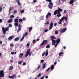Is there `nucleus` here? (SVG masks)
Listing matches in <instances>:
<instances>
[{
  "label": "nucleus",
  "mask_w": 79,
  "mask_h": 79,
  "mask_svg": "<svg viewBox=\"0 0 79 79\" xmlns=\"http://www.w3.org/2000/svg\"><path fill=\"white\" fill-rule=\"evenodd\" d=\"M51 41L52 42V45H54L56 43V40H55V39H56V37H55L52 36H51ZM54 39V40H53Z\"/></svg>",
  "instance_id": "nucleus-2"
},
{
  "label": "nucleus",
  "mask_w": 79,
  "mask_h": 79,
  "mask_svg": "<svg viewBox=\"0 0 79 79\" xmlns=\"http://www.w3.org/2000/svg\"><path fill=\"white\" fill-rule=\"evenodd\" d=\"M41 67V66L40 65H39L38 67L37 68V69H35L36 70V71H37L38 70H39V69Z\"/></svg>",
  "instance_id": "nucleus-19"
},
{
  "label": "nucleus",
  "mask_w": 79,
  "mask_h": 79,
  "mask_svg": "<svg viewBox=\"0 0 79 79\" xmlns=\"http://www.w3.org/2000/svg\"><path fill=\"white\" fill-rule=\"evenodd\" d=\"M18 5L19 6V5H21V3H20V2H18Z\"/></svg>",
  "instance_id": "nucleus-61"
},
{
  "label": "nucleus",
  "mask_w": 79,
  "mask_h": 79,
  "mask_svg": "<svg viewBox=\"0 0 79 79\" xmlns=\"http://www.w3.org/2000/svg\"><path fill=\"white\" fill-rule=\"evenodd\" d=\"M19 22H21L23 21V20L21 19H19Z\"/></svg>",
  "instance_id": "nucleus-32"
},
{
  "label": "nucleus",
  "mask_w": 79,
  "mask_h": 79,
  "mask_svg": "<svg viewBox=\"0 0 79 79\" xmlns=\"http://www.w3.org/2000/svg\"><path fill=\"white\" fill-rule=\"evenodd\" d=\"M64 19H65L66 21H67L68 20V17H65L64 16H63L60 19V20L62 21H63Z\"/></svg>",
  "instance_id": "nucleus-6"
},
{
  "label": "nucleus",
  "mask_w": 79,
  "mask_h": 79,
  "mask_svg": "<svg viewBox=\"0 0 79 79\" xmlns=\"http://www.w3.org/2000/svg\"><path fill=\"white\" fill-rule=\"evenodd\" d=\"M48 30H45L44 31L45 32H48Z\"/></svg>",
  "instance_id": "nucleus-59"
},
{
  "label": "nucleus",
  "mask_w": 79,
  "mask_h": 79,
  "mask_svg": "<svg viewBox=\"0 0 79 79\" xmlns=\"http://www.w3.org/2000/svg\"><path fill=\"white\" fill-rule=\"evenodd\" d=\"M18 28H19V29L17 31L18 33V32H19V31L21 30V25L19 24L18 25Z\"/></svg>",
  "instance_id": "nucleus-12"
},
{
  "label": "nucleus",
  "mask_w": 79,
  "mask_h": 79,
  "mask_svg": "<svg viewBox=\"0 0 79 79\" xmlns=\"http://www.w3.org/2000/svg\"><path fill=\"white\" fill-rule=\"evenodd\" d=\"M46 52H44L43 54H42V56H44V55H45V56H47V55L48 54V52L47 51V50H46Z\"/></svg>",
  "instance_id": "nucleus-8"
},
{
  "label": "nucleus",
  "mask_w": 79,
  "mask_h": 79,
  "mask_svg": "<svg viewBox=\"0 0 79 79\" xmlns=\"http://www.w3.org/2000/svg\"><path fill=\"white\" fill-rule=\"evenodd\" d=\"M63 48L64 50H65V49H66V46H64Z\"/></svg>",
  "instance_id": "nucleus-58"
},
{
  "label": "nucleus",
  "mask_w": 79,
  "mask_h": 79,
  "mask_svg": "<svg viewBox=\"0 0 79 79\" xmlns=\"http://www.w3.org/2000/svg\"><path fill=\"white\" fill-rule=\"evenodd\" d=\"M58 44L56 43V44H55L54 46L55 47H57V45H58Z\"/></svg>",
  "instance_id": "nucleus-41"
},
{
  "label": "nucleus",
  "mask_w": 79,
  "mask_h": 79,
  "mask_svg": "<svg viewBox=\"0 0 79 79\" xmlns=\"http://www.w3.org/2000/svg\"><path fill=\"white\" fill-rule=\"evenodd\" d=\"M60 42V39H58L56 40V43L58 44Z\"/></svg>",
  "instance_id": "nucleus-18"
},
{
  "label": "nucleus",
  "mask_w": 79,
  "mask_h": 79,
  "mask_svg": "<svg viewBox=\"0 0 79 79\" xmlns=\"http://www.w3.org/2000/svg\"><path fill=\"white\" fill-rule=\"evenodd\" d=\"M23 66H25L26 65V63L24 62L23 64Z\"/></svg>",
  "instance_id": "nucleus-53"
},
{
  "label": "nucleus",
  "mask_w": 79,
  "mask_h": 79,
  "mask_svg": "<svg viewBox=\"0 0 79 79\" xmlns=\"http://www.w3.org/2000/svg\"><path fill=\"white\" fill-rule=\"evenodd\" d=\"M8 77H9V78H13L12 76H9Z\"/></svg>",
  "instance_id": "nucleus-49"
},
{
  "label": "nucleus",
  "mask_w": 79,
  "mask_h": 79,
  "mask_svg": "<svg viewBox=\"0 0 79 79\" xmlns=\"http://www.w3.org/2000/svg\"><path fill=\"white\" fill-rule=\"evenodd\" d=\"M10 45L11 47H13V46H14L13 43H11L10 44Z\"/></svg>",
  "instance_id": "nucleus-36"
},
{
  "label": "nucleus",
  "mask_w": 79,
  "mask_h": 79,
  "mask_svg": "<svg viewBox=\"0 0 79 79\" xmlns=\"http://www.w3.org/2000/svg\"><path fill=\"white\" fill-rule=\"evenodd\" d=\"M35 42H36V41H35V40H34L33 41V43L34 44V43H35Z\"/></svg>",
  "instance_id": "nucleus-46"
},
{
  "label": "nucleus",
  "mask_w": 79,
  "mask_h": 79,
  "mask_svg": "<svg viewBox=\"0 0 79 79\" xmlns=\"http://www.w3.org/2000/svg\"><path fill=\"white\" fill-rule=\"evenodd\" d=\"M33 2H34L35 3V2H37V0H33Z\"/></svg>",
  "instance_id": "nucleus-63"
},
{
  "label": "nucleus",
  "mask_w": 79,
  "mask_h": 79,
  "mask_svg": "<svg viewBox=\"0 0 79 79\" xmlns=\"http://www.w3.org/2000/svg\"><path fill=\"white\" fill-rule=\"evenodd\" d=\"M14 37V36H11L9 37L8 38V40L10 41V40H12L13 38Z\"/></svg>",
  "instance_id": "nucleus-11"
},
{
  "label": "nucleus",
  "mask_w": 79,
  "mask_h": 79,
  "mask_svg": "<svg viewBox=\"0 0 79 79\" xmlns=\"http://www.w3.org/2000/svg\"><path fill=\"white\" fill-rule=\"evenodd\" d=\"M14 26L15 27H16L18 26V23H14Z\"/></svg>",
  "instance_id": "nucleus-23"
},
{
  "label": "nucleus",
  "mask_w": 79,
  "mask_h": 79,
  "mask_svg": "<svg viewBox=\"0 0 79 79\" xmlns=\"http://www.w3.org/2000/svg\"><path fill=\"white\" fill-rule=\"evenodd\" d=\"M16 2L17 3H19V0H16Z\"/></svg>",
  "instance_id": "nucleus-62"
},
{
  "label": "nucleus",
  "mask_w": 79,
  "mask_h": 79,
  "mask_svg": "<svg viewBox=\"0 0 79 79\" xmlns=\"http://www.w3.org/2000/svg\"><path fill=\"white\" fill-rule=\"evenodd\" d=\"M63 11V9H61V8H59L58 10H56L54 11V15H55L56 14V13H58V14H60L61 13V11Z\"/></svg>",
  "instance_id": "nucleus-1"
},
{
  "label": "nucleus",
  "mask_w": 79,
  "mask_h": 79,
  "mask_svg": "<svg viewBox=\"0 0 79 79\" xmlns=\"http://www.w3.org/2000/svg\"><path fill=\"white\" fill-rule=\"evenodd\" d=\"M28 34V33L26 32L25 33V36L27 35Z\"/></svg>",
  "instance_id": "nucleus-50"
},
{
  "label": "nucleus",
  "mask_w": 79,
  "mask_h": 79,
  "mask_svg": "<svg viewBox=\"0 0 79 79\" xmlns=\"http://www.w3.org/2000/svg\"><path fill=\"white\" fill-rule=\"evenodd\" d=\"M41 76V73H40L39 74V75L37 76V77H39V76Z\"/></svg>",
  "instance_id": "nucleus-42"
},
{
  "label": "nucleus",
  "mask_w": 79,
  "mask_h": 79,
  "mask_svg": "<svg viewBox=\"0 0 79 79\" xmlns=\"http://www.w3.org/2000/svg\"><path fill=\"white\" fill-rule=\"evenodd\" d=\"M29 31L31 32V31L32 29V27H31L30 28H29Z\"/></svg>",
  "instance_id": "nucleus-27"
},
{
  "label": "nucleus",
  "mask_w": 79,
  "mask_h": 79,
  "mask_svg": "<svg viewBox=\"0 0 79 79\" xmlns=\"http://www.w3.org/2000/svg\"><path fill=\"white\" fill-rule=\"evenodd\" d=\"M50 68H48V69L46 70V71L47 72L49 71V70H50Z\"/></svg>",
  "instance_id": "nucleus-48"
},
{
  "label": "nucleus",
  "mask_w": 79,
  "mask_h": 79,
  "mask_svg": "<svg viewBox=\"0 0 79 79\" xmlns=\"http://www.w3.org/2000/svg\"><path fill=\"white\" fill-rule=\"evenodd\" d=\"M11 10H12V8L11 7H10L9 8V12H11Z\"/></svg>",
  "instance_id": "nucleus-26"
},
{
  "label": "nucleus",
  "mask_w": 79,
  "mask_h": 79,
  "mask_svg": "<svg viewBox=\"0 0 79 79\" xmlns=\"http://www.w3.org/2000/svg\"><path fill=\"white\" fill-rule=\"evenodd\" d=\"M28 55L29 56H31L32 55V52H30V49H28L27 50L25 55V58H27Z\"/></svg>",
  "instance_id": "nucleus-3"
},
{
  "label": "nucleus",
  "mask_w": 79,
  "mask_h": 79,
  "mask_svg": "<svg viewBox=\"0 0 79 79\" xmlns=\"http://www.w3.org/2000/svg\"><path fill=\"white\" fill-rule=\"evenodd\" d=\"M53 23L51 22L50 25V27L49 28V30H51L52 28H53Z\"/></svg>",
  "instance_id": "nucleus-9"
},
{
  "label": "nucleus",
  "mask_w": 79,
  "mask_h": 79,
  "mask_svg": "<svg viewBox=\"0 0 79 79\" xmlns=\"http://www.w3.org/2000/svg\"><path fill=\"white\" fill-rule=\"evenodd\" d=\"M23 60H22V61H21L20 62H18V64H21L23 63Z\"/></svg>",
  "instance_id": "nucleus-35"
},
{
  "label": "nucleus",
  "mask_w": 79,
  "mask_h": 79,
  "mask_svg": "<svg viewBox=\"0 0 79 79\" xmlns=\"http://www.w3.org/2000/svg\"><path fill=\"white\" fill-rule=\"evenodd\" d=\"M50 46H49V45H47L46 46V48H50Z\"/></svg>",
  "instance_id": "nucleus-40"
},
{
  "label": "nucleus",
  "mask_w": 79,
  "mask_h": 79,
  "mask_svg": "<svg viewBox=\"0 0 79 79\" xmlns=\"http://www.w3.org/2000/svg\"><path fill=\"white\" fill-rule=\"evenodd\" d=\"M45 25H48V24H49V23L48 22H46L44 23Z\"/></svg>",
  "instance_id": "nucleus-39"
},
{
  "label": "nucleus",
  "mask_w": 79,
  "mask_h": 79,
  "mask_svg": "<svg viewBox=\"0 0 79 79\" xmlns=\"http://www.w3.org/2000/svg\"><path fill=\"white\" fill-rule=\"evenodd\" d=\"M55 33L56 34H57L58 32V31H56L55 32Z\"/></svg>",
  "instance_id": "nucleus-54"
},
{
  "label": "nucleus",
  "mask_w": 79,
  "mask_h": 79,
  "mask_svg": "<svg viewBox=\"0 0 79 79\" xmlns=\"http://www.w3.org/2000/svg\"><path fill=\"white\" fill-rule=\"evenodd\" d=\"M9 27H12V25L11 24H9Z\"/></svg>",
  "instance_id": "nucleus-28"
},
{
  "label": "nucleus",
  "mask_w": 79,
  "mask_h": 79,
  "mask_svg": "<svg viewBox=\"0 0 79 79\" xmlns=\"http://www.w3.org/2000/svg\"><path fill=\"white\" fill-rule=\"evenodd\" d=\"M13 57H12V60L10 61L11 63H13Z\"/></svg>",
  "instance_id": "nucleus-38"
},
{
  "label": "nucleus",
  "mask_w": 79,
  "mask_h": 79,
  "mask_svg": "<svg viewBox=\"0 0 79 79\" xmlns=\"http://www.w3.org/2000/svg\"><path fill=\"white\" fill-rule=\"evenodd\" d=\"M45 68V64H43V68L44 69V68Z\"/></svg>",
  "instance_id": "nucleus-31"
},
{
  "label": "nucleus",
  "mask_w": 79,
  "mask_h": 79,
  "mask_svg": "<svg viewBox=\"0 0 79 79\" xmlns=\"http://www.w3.org/2000/svg\"><path fill=\"white\" fill-rule=\"evenodd\" d=\"M24 12V10H21L20 11V13H23Z\"/></svg>",
  "instance_id": "nucleus-34"
},
{
  "label": "nucleus",
  "mask_w": 79,
  "mask_h": 79,
  "mask_svg": "<svg viewBox=\"0 0 79 79\" xmlns=\"http://www.w3.org/2000/svg\"><path fill=\"white\" fill-rule=\"evenodd\" d=\"M47 1H48L49 2H51L52 1L51 0H46Z\"/></svg>",
  "instance_id": "nucleus-57"
},
{
  "label": "nucleus",
  "mask_w": 79,
  "mask_h": 79,
  "mask_svg": "<svg viewBox=\"0 0 79 79\" xmlns=\"http://www.w3.org/2000/svg\"><path fill=\"white\" fill-rule=\"evenodd\" d=\"M62 23V21H61V20L58 22L59 24H61Z\"/></svg>",
  "instance_id": "nucleus-29"
},
{
  "label": "nucleus",
  "mask_w": 79,
  "mask_h": 79,
  "mask_svg": "<svg viewBox=\"0 0 79 79\" xmlns=\"http://www.w3.org/2000/svg\"><path fill=\"white\" fill-rule=\"evenodd\" d=\"M23 21H25V20H26V18H23Z\"/></svg>",
  "instance_id": "nucleus-56"
},
{
  "label": "nucleus",
  "mask_w": 79,
  "mask_h": 79,
  "mask_svg": "<svg viewBox=\"0 0 79 79\" xmlns=\"http://www.w3.org/2000/svg\"><path fill=\"white\" fill-rule=\"evenodd\" d=\"M30 45V44L29 43H27L26 45L27 47H28Z\"/></svg>",
  "instance_id": "nucleus-47"
},
{
  "label": "nucleus",
  "mask_w": 79,
  "mask_h": 79,
  "mask_svg": "<svg viewBox=\"0 0 79 79\" xmlns=\"http://www.w3.org/2000/svg\"><path fill=\"white\" fill-rule=\"evenodd\" d=\"M2 29L4 34H6V32H7V31H8L9 30V28L8 27H6L5 28V29L4 27H2Z\"/></svg>",
  "instance_id": "nucleus-4"
},
{
  "label": "nucleus",
  "mask_w": 79,
  "mask_h": 79,
  "mask_svg": "<svg viewBox=\"0 0 79 79\" xmlns=\"http://www.w3.org/2000/svg\"><path fill=\"white\" fill-rule=\"evenodd\" d=\"M47 15L49 16V17H50V16H51V15H52V14H51V13H50V12H48L47 13Z\"/></svg>",
  "instance_id": "nucleus-20"
},
{
  "label": "nucleus",
  "mask_w": 79,
  "mask_h": 79,
  "mask_svg": "<svg viewBox=\"0 0 79 79\" xmlns=\"http://www.w3.org/2000/svg\"><path fill=\"white\" fill-rule=\"evenodd\" d=\"M44 61V60H42L41 61V63H42Z\"/></svg>",
  "instance_id": "nucleus-60"
},
{
  "label": "nucleus",
  "mask_w": 79,
  "mask_h": 79,
  "mask_svg": "<svg viewBox=\"0 0 79 79\" xmlns=\"http://www.w3.org/2000/svg\"><path fill=\"white\" fill-rule=\"evenodd\" d=\"M13 66H11L9 68V70H11L13 69Z\"/></svg>",
  "instance_id": "nucleus-25"
},
{
  "label": "nucleus",
  "mask_w": 79,
  "mask_h": 79,
  "mask_svg": "<svg viewBox=\"0 0 79 79\" xmlns=\"http://www.w3.org/2000/svg\"><path fill=\"white\" fill-rule=\"evenodd\" d=\"M62 15L61 14H58L57 15V17H60V16H61Z\"/></svg>",
  "instance_id": "nucleus-24"
},
{
  "label": "nucleus",
  "mask_w": 79,
  "mask_h": 79,
  "mask_svg": "<svg viewBox=\"0 0 79 79\" xmlns=\"http://www.w3.org/2000/svg\"><path fill=\"white\" fill-rule=\"evenodd\" d=\"M54 65H52L50 67L51 70H53V69H54Z\"/></svg>",
  "instance_id": "nucleus-16"
},
{
  "label": "nucleus",
  "mask_w": 79,
  "mask_h": 79,
  "mask_svg": "<svg viewBox=\"0 0 79 79\" xmlns=\"http://www.w3.org/2000/svg\"><path fill=\"white\" fill-rule=\"evenodd\" d=\"M48 17H50V16H48L47 14L46 15V19H48Z\"/></svg>",
  "instance_id": "nucleus-30"
},
{
  "label": "nucleus",
  "mask_w": 79,
  "mask_h": 79,
  "mask_svg": "<svg viewBox=\"0 0 79 79\" xmlns=\"http://www.w3.org/2000/svg\"><path fill=\"white\" fill-rule=\"evenodd\" d=\"M53 7V3L50 2L49 4V8H52Z\"/></svg>",
  "instance_id": "nucleus-10"
},
{
  "label": "nucleus",
  "mask_w": 79,
  "mask_h": 79,
  "mask_svg": "<svg viewBox=\"0 0 79 79\" xmlns=\"http://www.w3.org/2000/svg\"><path fill=\"white\" fill-rule=\"evenodd\" d=\"M24 37H25L24 36H23L20 40V42H22L24 39Z\"/></svg>",
  "instance_id": "nucleus-14"
},
{
  "label": "nucleus",
  "mask_w": 79,
  "mask_h": 79,
  "mask_svg": "<svg viewBox=\"0 0 79 79\" xmlns=\"http://www.w3.org/2000/svg\"><path fill=\"white\" fill-rule=\"evenodd\" d=\"M14 13L15 14V13H17V10H15L14 11Z\"/></svg>",
  "instance_id": "nucleus-43"
},
{
  "label": "nucleus",
  "mask_w": 79,
  "mask_h": 79,
  "mask_svg": "<svg viewBox=\"0 0 79 79\" xmlns=\"http://www.w3.org/2000/svg\"><path fill=\"white\" fill-rule=\"evenodd\" d=\"M19 39V38L18 37L16 38L14 40V41L15 42H16V41H18Z\"/></svg>",
  "instance_id": "nucleus-15"
},
{
  "label": "nucleus",
  "mask_w": 79,
  "mask_h": 79,
  "mask_svg": "<svg viewBox=\"0 0 79 79\" xmlns=\"http://www.w3.org/2000/svg\"><path fill=\"white\" fill-rule=\"evenodd\" d=\"M11 55H14V52H11Z\"/></svg>",
  "instance_id": "nucleus-64"
},
{
  "label": "nucleus",
  "mask_w": 79,
  "mask_h": 79,
  "mask_svg": "<svg viewBox=\"0 0 79 79\" xmlns=\"http://www.w3.org/2000/svg\"><path fill=\"white\" fill-rule=\"evenodd\" d=\"M2 8L0 7V12L2 11Z\"/></svg>",
  "instance_id": "nucleus-51"
},
{
  "label": "nucleus",
  "mask_w": 79,
  "mask_h": 79,
  "mask_svg": "<svg viewBox=\"0 0 79 79\" xmlns=\"http://www.w3.org/2000/svg\"><path fill=\"white\" fill-rule=\"evenodd\" d=\"M16 75L15 74H14L12 76V77H15V78H16Z\"/></svg>",
  "instance_id": "nucleus-33"
},
{
  "label": "nucleus",
  "mask_w": 79,
  "mask_h": 79,
  "mask_svg": "<svg viewBox=\"0 0 79 79\" xmlns=\"http://www.w3.org/2000/svg\"><path fill=\"white\" fill-rule=\"evenodd\" d=\"M47 40H45L43 41L42 43L40 44L41 46H42V45H45V44H47Z\"/></svg>",
  "instance_id": "nucleus-7"
},
{
  "label": "nucleus",
  "mask_w": 79,
  "mask_h": 79,
  "mask_svg": "<svg viewBox=\"0 0 79 79\" xmlns=\"http://www.w3.org/2000/svg\"><path fill=\"white\" fill-rule=\"evenodd\" d=\"M58 3H57V2H56V3H57V4H59V3H60V0H58Z\"/></svg>",
  "instance_id": "nucleus-44"
},
{
  "label": "nucleus",
  "mask_w": 79,
  "mask_h": 79,
  "mask_svg": "<svg viewBox=\"0 0 79 79\" xmlns=\"http://www.w3.org/2000/svg\"><path fill=\"white\" fill-rule=\"evenodd\" d=\"M56 25H57V23H55L54 25V26H56Z\"/></svg>",
  "instance_id": "nucleus-55"
},
{
  "label": "nucleus",
  "mask_w": 79,
  "mask_h": 79,
  "mask_svg": "<svg viewBox=\"0 0 79 79\" xmlns=\"http://www.w3.org/2000/svg\"><path fill=\"white\" fill-rule=\"evenodd\" d=\"M23 53H20V55H19V58H21V57H22V56H23Z\"/></svg>",
  "instance_id": "nucleus-22"
},
{
  "label": "nucleus",
  "mask_w": 79,
  "mask_h": 79,
  "mask_svg": "<svg viewBox=\"0 0 79 79\" xmlns=\"http://www.w3.org/2000/svg\"><path fill=\"white\" fill-rule=\"evenodd\" d=\"M14 15H12L10 16V18H14Z\"/></svg>",
  "instance_id": "nucleus-37"
},
{
  "label": "nucleus",
  "mask_w": 79,
  "mask_h": 79,
  "mask_svg": "<svg viewBox=\"0 0 79 79\" xmlns=\"http://www.w3.org/2000/svg\"><path fill=\"white\" fill-rule=\"evenodd\" d=\"M8 22L9 23H12L13 22V19H10L8 20Z\"/></svg>",
  "instance_id": "nucleus-13"
},
{
  "label": "nucleus",
  "mask_w": 79,
  "mask_h": 79,
  "mask_svg": "<svg viewBox=\"0 0 79 79\" xmlns=\"http://www.w3.org/2000/svg\"><path fill=\"white\" fill-rule=\"evenodd\" d=\"M74 0H71L70 1V4L71 5V4H73L74 2Z\"/></svg>",
  "instance_id": "nucleus-17"
},
{
  "label": "nucleus",
  "mask_w": 79,
  "mask_h": 79,
  "mask_svg": "<svg viewBox=\"0 0 79 79\" xmlns=\"http://www.w3.org/2000/svg\"><path fill=\"white\" fill-rule=\"evenodd\" d=\"M15 23H18V19H15L14 20Z\"/></svg>",
  "instance_id": "nucleus-21"
},
{
  "label": "nucleus",
  "mask_w": 79,
  "mask_h": 79,
  "mask_svg": "<svg viewBox=\"0 0 79 79\" xmlns=\"http://www.w3.org/2000/svg\"><path fill=\"white\" fill-rule=\"evenodd\" d=\"M44 77H45V75H44L41 78V79H43L44 78Z\"/></svg>",
  "instance_id": "nucleus-52"
},
{
  "label": "nucleus",
  "mask_w": 79,
  "mask_h": 79,
  "mask_svg": "<svg viewBox=\"0 0 79 79\" xmlns=\"http://www.w3.org/2000/svg\"><path fill=\"white\" fill-rule=\"evenodd\" d=\"M66 31V28H63L62 29H60L59 30V32H61V33H63L65 32Z\"/></svg>",
  "instance_id": "nucleus-5"
},
{
  "label": "nucleus",
  "mask_w": 79,
  "mask_h": 79,
  "mask_svg": "<svg viewBox=\"0 0 79 79\" xmlns=\"http://www.w3.org/2000/svg\"><path fill=\"white\" fill-rule=\"evenodd\" d=\"M63 54V52H60L59 54V56H61Z\"/></svg>",
  "instance_id": "nucleus-45"
}]
</instances>
